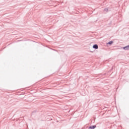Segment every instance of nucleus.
Wrapping results in <instances>:
<instances>
[{
  "mask_svg": "<svg viewBox=\"0 0 129 129\" xmlns=\"http://www.w3.org/2000/svg\"><path fill=\"white\" fill-rule=\"evenodd\" d=\"M93 49H98V45L97 44H94L93 46Z\"/></svg>",
  "mask_w": 129,
  "mask_h": 129,
  "instance_id": "1",
  "label": "nucleus"
},
{
  "mask_svg": "<svg viewBox=\"0 0 129 129\" xmlns=\"http://www.w3.org/2000/svg\"><path fill=\"white\" fill-rule=\"evenodd\" d=\"M123 49L124 50H129V45H127V46H125V47H123Z\"/></svg>",
  "mask_w": 129,
  "mask_h": 129,
  "instance_id": "2",
  "label": "nucleus"
},
{
  "mask_svg": "<svg viewBox=\"0 0 129 129\" xmlns=\"http://www.w3.org/2000/svg\"><path fill=\"white\" fill-rule=\"evenodd\" d=\"M95 127H96V125H93V126H90L89 127V129H94L95 128Z\"/></svg>",
  "mask_w": 129,
  "mask_h": 129,
  "instance_id": "3",
  "label": "nucleus"
},
{
  "mask_svg": "<svg viewBox=\"0 0 129 129\" xmlns=\"http://www.w3.org/2000/svg\"><path fill=\"white\" fill-rule=\"evenodd\" d=\"M104 12H106V13H107L108 12V9L107 8H105L104 10Z\"/></svg>",
  "mask_w": 129,
  "mask_h": 129,
  "instance_id": "4",
  "label": "nucleus"
},
{
  "mask_svg": "<svg viewBox=\"0 0 129 129\" xmlns=\"http://www.w3.org/2000/svg\"><path fill=\"white\" fill-rule=\"evenodd\" d=\"M112 43H113V41H109L108 44H109V45H111V44H112Z\"/></svg>",
  "mask_w": 129,
  "mask_h": 129,
  "instance_id": "5",
  "label": "nucleus"
}]
</instances>
